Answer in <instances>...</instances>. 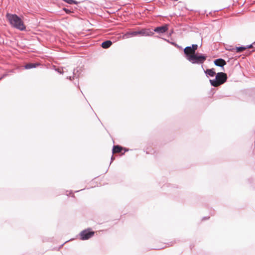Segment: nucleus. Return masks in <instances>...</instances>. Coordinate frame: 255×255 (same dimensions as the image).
Wrapping results in <instances>:
<instances>
[{
	"label": "nucleus",
	"mask_w": 255,
	"mask_h": 255,
	"mask_svg": "<svg viewBox=\"0 0 255 255\" xmlns=\"http://www.w3.org/2000/svg\"><path fill=\"white\" fill-rule=\"evenodd\" d=\"M190 46L191 47V49H192V52H193V54L196 53L195 51L198 48V45L196 44H194Z\"/></svg>",
	"instance_id": "obj_16"
},
{
	"label": "nucleus",
	"mask_w": 255,
	"mask_h": 255,
	"mask_svg": "<svg viewBox=\"0 0 255 255\" xmlns=\"http://www.w3.org/2000/svg\"><path fill=\"white\" fill-rule=\"evenodd\" d=\"M214 62L216 66L222 67L223 68H224V66L227 64L226 61L222 58L217 59Z\"/></svg>",
	"instance_id": "obj_7"
},
{
	"label": "nucleus",
	"mask_w": 255,
	"mask_h": 255,
	"mask_svg": "<svg viewBox=\"0 0 255 255\" xmlns=\"http://www.w3.org/2000/svg\"><path fill=\"white\" fill-rule=\"evenodd\" d=\"M64 2L69 4H77L79 3V2L76 1L75 0H62Z\"/></svg>",
	"instance_id": "obj_14"
},
{
	"label": "nucleus",
	"mask_w": 255,
	"mask_h": 255,
	"mask_svg": "<svg viewBox=\"0 0 255 255\" xmlns=\"http://www.w3.org/2000/svg\"><path fill=\"white\" fill-rule=\"evenodd\" d=\"M128 149H126V148H125V152L127 151H128Z\"/></svg>",
	"instance_id": "obj_25"
},
{
	"label": "nucleus",
	"mask_w": 255,
	"mask_h": 255,
	"mask_svg": "<svg viewBox=\"0 0 255 255\" xmlns=\"http://www.w3.org/2000/svg\"><path fill=\"white\" fill-rule=\"evenodd\" d=\"M94 232L88 229L82 231L79 234L81 240H87L91 238L94 235Z\"/></svg>",
	"instance_id": "obj_5"
},
{
	"label": "nucleus",
	"mask_w": 255,
	"mask_h": 255,
	"mask_svg": "<svg viewBox=\"0 0 255 255\" xmlns=\"http://www.w3.org/2000/svg\"><path fill=\"white\" fill-rule=\"evenodd\" d=\"M162 39H163L164 40H165V41H167V42H168V43H170V42H170V41H169V40H167V39H165V38H162Z\"/></svg>",
	"instance_id": "obj_23"
},
{
	"label": "nucleus",
	"mask_w": 255,
	"mask_h": 255,
	"mask_svg": "<svg viewBox=\"0 0 255 255\" xmlns=\"http://www.w3.org/2000/svg\"><path fill=\"white\" fill-rule=\"evenodd\" d=\"M39 65H40V64L38 63H28L24 65V68L25 69H32V68H36L37 66H38Z\"/></svg>",
	"instance_id": "obj_9"
},
{
	"label": "nucleus",
	"mask_w": 255,
	"mask_h": 255,
	"mask_svg": "<svg viewBox=\"0 0 255 255\" xmlns=\"http://www.w3.org/2000/svg\"><path fill=\"white\" fill-rule=\"evenodd\" d=\"M6 17L10 25L14 28L20 31H24L26 27L21 18L16 14H10L7 13Z\"/></svg>",
	"instance_id": "obj_1"
},
{
	"label": "nucleus",
	"mask_w": 255,
	"mask_h": 255,
	"mask_svg": "<svg viewBox=\"0 0 255 255\" xmlns=\"http://www.w3.org/2000/svg\"><path fill=\"white\" fill-rule=\"evenodd\" d=\"M247 49V47H245V46H240V47H236V50L237 52H241Z\"/></svg>",
	"instance_id": "obj_15"
},
{
	"label": "nucleus",
	"mask_w": 255,
	"mask_h": 255,
	"mask_svg": "<svg viewBox=\"0 0 255 255\" xmlns=\"http://www.w3.org/2000/svg\"><path fill=\"white\" fill-rule=\"evenodd\" d=\"M227 78V74L223 72H219L216 75L215 79L210 80V82L212 86L216 87L225 83Z\"/></svg>",
	"instance_id": "obj_3"
},
{
	"label": "nucleus",
	"mask_w": 255,
	"mask_h": 255,
	"mask_svg": "<svg viewBox=\"0 0 255 255\" xmlns=\"http://www.w3.org/2000/svg\"><path fill=\"white\" fill-rule=\"evenodd\" d=\"M56 70L60 74H62L63 73L59 69H56Z\"/></svg>",
	"instance_id": "obj_21"
},
{
	"label": "nucleus",
	"mask_w": 255,
	"mask_h": 255,
	"mask_svg": "<svg viewBox=\"0 0 255 255\" xmlns=\"http://www.w3.org/2000/svg\"><path fill=\"white\" fill-rule=\"evenodd\" d=\"M192 49H191L190 46H187L184 49V53L185 54V57L187 59L188 58L189 56H191L193 54V52H192Z\"/></svg>",
	"instance_id": "obj_8"
},
{
	"label": "nucleus",
	"mask_w": 255,
	"mask_h": 255,
	"mask_svg": "<svg viewBox=\"0 0 255 255\" xmlns=\"http://www.w3.org/2000/svg\"><path fill=\"white\" fill-rule=\"evenodd\" d=\"M78 72V70L77 69H74V70H73V76L72 77V76H69V77H67V79H69V80H71L72 79H75V78H78V77H79V75H77V74H76V72Z\"/></svg>",
	"instance_id": "obj_13"
},
{
	"label": "nucleus",
	"mask_w": 255,
	"mask_h": 255,
	"mask_svg": "<svg viewBox=\"0 0 255 255\" xmlns=\"http://www.w3.org/2000/svg\"><path fill=\"white\" fill-rule=\"evenodd\" d=\"M123 149V148L119 145H114L112 150L113 153H120L122 152Z\"/></svg>",
	"instance_id": "obj_12"
},
{
	"label": "nucleus",
	"mask_w": 255,
	"mask_h": 255,
	"mask_svg": "<svg viewBox=\"0 0 255 255\" xmlns=\"http://www.w3.org/2000/svg\"><path fill=\"white\" fill-rule=\"evenodd\" d=\"M209 218H206V217H204L203 218V220H206V219H208Z\"/></svg>",
	"instance_id": "obj_24"
},
{
	"label": "nucleus",
	"mask_w": 255,
	"mask_h": 255,
	"mask_svg": "<svg viewBox=\"0 0 255 255\" xmlns=\"http://www.w3.org/2000/svg\"><path fill=\"white\" fill-rule=\"evenodd\" d=\"M205 73L207 76L213 77L216 75V72L214 68L208 69L204 71Z\"/></svg>",
	"instance_id": "obj_10"
},
{
	"label": "nucleus",
	"mask_w": 255,
	"mask_h": 255,
	"mask_svg": "<svg viewBox=\"0 0 255 255\" xmlns=\"http://www.w3.org/2000/svg\"><path fill=\"white\" fill-rule=\"evenodd\" d=\"M63 10L67 13V14H70L71 13V12H72V11L70 10V9H69L68 8H63Z\"/></svg>",
	"instance_id": "obj_17"
},
{
	"label": "nucleus",
	"mask_w": 255,
	"mask_h": 255,
	"mask_svg": "<svg viewBox=\"0 0 255 255\" xmlns=\"http://www.w3.org/2000/svg\"><path fill=\"white\" fill-rule=\"evenodd\" d=\"M115 159V157L114 156V155H113L111 157V163Z\"/></svg>",
	"instance_id": "obj_22"
},
{
	"label": "nucleus",
	"mask_w": 255,
	"mask_h": 255,
	"mask_svg": "<svg viewBox=\"0 0 255 255\" xmlns=\"http://www.w3.org/2000/svg\"><path fill=\"white\" fill-rule=\"evenodd\" d=\"M154 34V32L149 28H141L140 30L134 31L127 32L125 34L127 38L139 35L140 36H150Z\"/></svg>",
	"instance_id": "obj_2"
},
{
	"label": "nucleus",
	"mask_w": 255,
	"mask_h": 255,
	"mask_svg": "<svg viewBox=\"0 0 255 255\" xmlns=\"http://www.w3.org/2000/svg\"><path fill=\"white\" fill-rule=\"evenodd\" d=\"M207 56L204 54H198L194 53L191 56H189L187 59L193 64H202L205 61Z\"/></svg>",
	"instance_id": "obj_4"
},
{
	"label": "nucleus",
	"mask_w": 255,
	"mask_h": 255,
	"mask_svg": "<svg viewBox=\"0 0 255 255\" xmlns=\"http://www.w3.org/2000/svg\"><path fill=\"white\" fill-rule=\"evenodd\" d=\"M253 47V44H250V45H249L247 46L246 47H247V48H252V47Z\"/></svg>",
	"instance_id": "obj_20"
},
{
	"label": "nucleus",
	"mask_w": 255,
	"mask_h": 255,
	"mask_svg": "<svg viewBox=\"0 0 255 255\" xmlns=\"http://www.w3.org/2000/svg\"><path fill=\"white\" fill-rule=\"evenodd\" d=\"M170 43L176 47H178V45L175 42H171Z\"/></svg>",
	"instance_id": "obj_19"
},
{
	"label": "nucleus",
	"mask_w": 255,
	"mask_h": 255,
	"mask_svg": "<svg viewBox=\"0 0 255 255\" xmlns=\"http://www.w3.org/2000/svg\"><path fill=\"white\" fill-rule=\"evenodd\" d=\"M112 44V42L111 40H106L104 41L101 44V46L104 48L107 49L109 48Z\"/></svg>",
	"instance_id": "obj_11"
},
{
	"label": "nucleus",
	"mask_w": 255,
	"mask_h": 255,
	"mask_svg": "<svg viewBox=\"0 0 255 255\" xmlns=\"http://www.w3.org/2000/svg\"><path fill=\"white\" fill-rule=\"evenodd\" d=\"M168 28L169 25L168 24H164L162 26L155 27L153 29V32H155L158 34H163L168 31Z\"/></svg>",
	"instance_id": "obj_6"
},
{
	"label": "nucleus",
	"mask_w": 255,
	"mask_h": 255,
	"mask_svg": "<svg viewBox=\"0 0 255 255\" xmlns=\"http://www.w3.org/2000/svg\"><path fill=\"white\" fill-rule=\"evenodd\" d=\"M7 74H4L1 77H0V80H1V79H2L3 78H4V77H5L6 76H7Z\"/></svg>",
	"instance_id": "obj_18"
}]
</instances>
